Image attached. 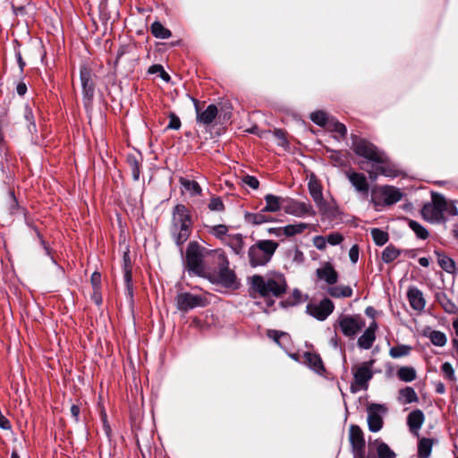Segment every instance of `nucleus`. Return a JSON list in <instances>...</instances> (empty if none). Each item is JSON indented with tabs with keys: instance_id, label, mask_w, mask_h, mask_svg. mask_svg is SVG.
I'll use <instances>...</instances> for the list:
<instances>
[{
	"instance_id": "nucleus-59",
	"label": "nucleus",
	"mask_w": 458,
	"mask_h": 458,
	"mask_svg": "<svg viewBox=\"0 0 458 458\" xmlns=\"http://www.w3.org/2000/svg\"><path fill=\"white\" fill-rule=\"evenodd\" d=\"M349 258H350V260L352 262V263H357L358 259H359V247L358 245H353L352 246V248L350 249L349 250Z\"/></svg>"
},
{
	"instance_id": "nucleus-13",
	"label": "nucleus",
	"mask_w": 458,
	"mask_h": 458,
	"mask_svg": "<svg viewBox=\"0 0 458 458\" xmlns=\"http://www.w3.org/2000/svg\"><path fill=\"white\" fill-rule=\"evenodd\" d=\"M175 300L177 309L182 311H188L194 308L204 307L206 305V299L204 297L190 293H179Z\"/></svg>"
},
{
	"instance_id": "nucleus-44",
	"label": "nucleus",
	"mask_w": 458,
	"mask_h": 458,
	"mask_svg": "<svg viewBox=\"0 0 458 458\" xmlns=\"http://www.w3.org/2000/svg\"><path fill=\"white\" fill-rule=\"evenodd\" d=\"M428 337L434 345L439 347L445 345L447 342L445 335L438 330H432L428 335Z\"/></svg>"
},
{
	"instance_id": "nucleus-33",
	"label": "nucleus",
	"mask_w": 458,
	"mask_h": 458,
	"mask_svg": "<svg viewBox=\"0 0 458 458\" xmlns=\"http://www.w3.org/2000/svg\"><path fill=\"white\" fill-rule=\"evenodd\" d=\"M309 226V224L301 222L294 225H288L284 227H279L278 230L283 231V235L291 237L302 233Z\"/></svg>"
},
{
	"instance_id": "nucleus-38",
	"label": "nucleus",
	"mask_w": 458,
	"mask_h": 458,
	"mask_svg": "<svg viewBox=\"0 0 458 458\" xmlns=\"http://www.w3.org/2000/svg\"><path fill=\"white\" fill-rule=\"evenodd\" d=\"M151 33L157 38L166 39L172 35L171 31L165 28L161 22L155 21L151 25Z\"/></svg>"
},
{
	"instance_id": "nucleus-52",
	"label": "nucleus",
	"mask_w": 458,
	"mask_h": 458,
	"mask_svg": "<svg viewBox=\"0 0 458 458\" xmlns=\"http://www.w3.org/2000/svg\"><path fill=\"white\" fill-rule=\"evenodd\" d=\"M326 239L328 244L336 246L344 241V236L342 233L335 232L326 236Z\"/></svg>"
},
{
	"instance_id": "nucleus-32",
	"label": "nucleus",
	"mask_w": 458,
	"mask_h": 458,
	"mask_svg": "<svg viewBox=\"0 0 458 458\" xmlns=\"http://www.w3.org/2000/svg\"><path fill=\"white\" fill-rule=\"evenodd\" d=\"M266 213L267 212H263V208L258 213H246L245 220L246 222L256 225L272 222L273 218Z\"/></svg>"
},
{
	"instance_id": "nucleus-42",
	"label": "nucleus",
	"mask_w": 458,
	"mask_h": 458,
	"mask_svg": "<svg viewBox=\"0 0 458 458\" xmlns=\"http://www.w3.org/2000/svg\"><path fill=\"white\" fill-rule=\"evenodd\" d=\"M301 302H302V293L299 289H294L288 299L280 301V305L283 308H287L295 306Z\"/></svg>"
},
{
	"instance_id": "nucleus-31",
	"label": "nucleus",
	"mask_w": 458,
	"mask_h": 458,
	"mask_svg": "<svg viewBox=\"0 0 458 458\" xmlns=\"http://www.w3.org/2000/svg\"><path fill=\"white\" fill-rule=\"evenodd\" d=\"M327 293L333 298H347L352 295V289L348 285H330Z\"/></svg>"
},
{
	"instance_id": "nucleus-53",
	"label": "nucleus",
	"mask_w": 458,
	"mask_h": 458,
	"mask_svg": "<svg viewBox=\"0 0 458 458\" xmlns=\"http://www.w3.org/2000/svg\"><path fill=\"white\" fill-rule=\"evenodd\" d=\"M8 208L11 214L15 213L18 208V201L14 196L13 191H9L7 195Z\"/></svg>"
},
{
	"instance_id": "nucleus-11",
	"label": "nucleus",
	"mask_w": 458,
	"mask_h": 458,
	"mask_svg": "<svg viewBox=\"0 0 458 458\" xmlns=\"http://www.w3.org/2000/svg\"><path fill=\"white\" fill-rule=\"evenodd\" d=\"M349 440L352 445L353 458H370L366 457L365 438L361 428L358 425H351L349 429Z\"/></svg>"
},
{
	"instance_id": "nucleus-55",
	"label": "nucleus",
	"mask_w": 458,
	"mask_h": 458,
	"mask_svg": "<svg viewBox=\"0 0 458 458\" xmlns=\"http://www.w3.org/2000/svg\"><path fill=\"white\" fill-rule=\"evenodd\" d=\"M124 282L127 287L128 293L131 296L132 295V276L130 269L125 267L124 275H123Z\"/></svg>"
},
{
	"instance_id": "nucleus-54",
	"label": "nucleus",
	"mask_w": 458,
	"mask_h": 458,
	"mask_svg": "<svg viewBox=\"0 0 458 458\" xmlns=\"http://www.w3.org/2000/svg\"><path fill=\"white\" fill-rule=\"evenodd\" d=\"M181 127V120L180 118L174 113L169 114V123L166 126V129L170 130H178Z\"/></svg>"
},
{
	"instance_id": "nucleus-35",
	"label": "nucleus",
	"mask_w": 458,
	"mask_h": 458,
	"mask_svg": "<svg viewBox=\"0 0 458 458\" xmlns=\"http://www.w3.org/2000/svg\"><path fill=\"white\" fill-rule=\"evenodd\" d=\"M228 229V226L225 225L208 226V232L216 239L222 241L223 243H225L226 237L229 235L227 234Z\"/></svg>"
},
{
	"instance_id": "nucleus-51",
	"label": "nucleus",
	"mask_w": 458,
	"mask_h": 458,
	"mask_svg": "<svg viewBox=\"0 0 458 458\" xmlns=\"http://www.w3.org/2000/svg\"><path fill=\"white\" fill-rule=\"evenodd\" d=\"M441 371L444 374L445 377L450 381H455L454 370L449 362H445L441 366Z\"/></svg>"
},
{
	"instance_id": "nucleus-48",
	"label": "nucleus",
	"mask_w": 458,
	"mask_h": 458,
	"mask_svg": "<svg viewBox=\"0 0 458 458\" xmlns=\"http://www.w3.org/2000/svg\"><path fill=\"white\" fill-rule=\"evenodd\" d=\"M409 226L416 233L418 238L425 240L428 237L427 229L417 221L409 220Z\"/></svg>"
},
{
	"instance_id": "nucleus-58",
	"label": "nucleus",
	"mask_w": 458,
	"mask_h": 458,
	"mask_svg": "<svg viewBox=\"0 0 458 458\" xmlns=\"http://www.w3.org/2000/svg\"><path fill=\"white\" fill-rule=\"evenodd\" d=\"M90 282L94 290H100L101 275L98 272H94L91 275Z\"/></svg>"
},
{
	"instance_id": "nucleus-56",
	"label": "nucleus",
	"mask_w": 458,
	"mask_h": 458,
	"mask_svg": "<svg viewBox=\"0 0 458 458\" xmlns=\"http://www.w3.org/2000/svg\"><path fill=\"white\" fill-rule=\"evenodd\" d=\"M242 182L253 190H257L259 186V182L255 176L245 175Z\"/></svg>"
},
{
	"instance_id": "nucleus-19",
	"label": "nucleus",
	"mask_w": 458,
	"mask_h": 458,
	"mask_svg": "<svg viewBox=\"0 0 458 458\" xmlns=\"http://www.w3.org/2000/svg\"><path fill=\"white\" fill-rule=\"evenodd\" d=\"M308 188L310 194L313 199L314 202L316 203V205L320 209H323L326 207V201L323 198L322 187L320 182L314 175L310 176L308 182Z\"/></svg>"
},
{
	"instance_id": "nucleus-12",
	"label": "nucleus",
	"mask_w": 458,
	"mask_h": 458,
	"mask_svg": "<svg viewBox=\"0 0 458 458\" xmlns=\"http://www.w3.org/2000/svg\"><path fill=\"white\" fill-rule=\"evenodd\" d=\"M368 426L371 432H378L383 427V415L387 408L384 404L371 403L367 408Z\"/></svg>"
},
{
	"instance_id": "nucleus-40",
	"label": "nucleus",
	"mask_w": 458,
	"mask_h": 458,
	"mask_svg": "<svg viewBox=\"0 0 458 458\" xmlns=\"http://www.w3.org/2000/svg\"><path fill=\"white\" fill-rule=\"evenodd\" d=\"M397 377L401 381L411 382L416 378V370L412 367L403 366L397 370Z\"/></svg>"
},
{
	"instance_id": "nucleus-14",
	"label": "nucleus",
	"mask_w": 458,
	"mask_h": 458,
	"mask_svg": "<svg viewBox=\"0 0 458 458\" xmlns=\"http://www.w3.org/2000/svg\"><path fill=\"white\" fill-rule=\"evenodd\" d=\"M194 103L195 110H196V121L199 123H202L204 125H210L216 120L218 109L216 105L210 104L207 106L204 111H201L199 108V102L196 98H192Z\"/></svg>"
},
{
	"instance_id": "nucleus-27",
	"label": "nucleus",
	"mask_w": 458,
	"mask_h": 458,
	"mask_svg": "<svg viewBox=\"0 0 458 458\" xmlns=\"http://www.w3.org/2000/svg\"><path fill=\"white\" fill-rule=\"evenodd\" d=\"M304 362L315 372L321 374L325 371L323 361L320 356L313 352L304 353Z\"/></svg>"
},
{
	"instance_id": "nucleus-4",
	"label": "nucleus",
	"mask_w": 458,
	"mask_h": 458,
	"mask_svg": "<svg viewBox=\"0 0 458 458\" xmlns=\"http://www.w3.org/2000/svg\"><path fill=\"white\" fill-rule=\"evenodd\" d=\"M214 263L217 264L216 269H209L206 278L213 284L221 285L228 289L238 287L235 272L229 267V260L223 250L216 252Z\"/></svg>"
},
{
	"instance_id": "nucleus-45",
	"label": "nucleus",
	"mask_w": 458,
	"mask_h": 458,
	"mask_svg": "<svg viewBox=\"0 0 458 458\" xmlns=\"http://www.w3.org/2000/svg\"><path fill=\"white\" fill-rule=\"evenodd\" d=\"M371 235L374 242L377 246H383L388 241V233L379 228H373L371 230Z\"/></svg>"
},
{
	"instance_id": "nucleus-10",
	"label": "nucleus",
	"mask_w": 458,
	"mask_h": 458,
	"mask_svg": "<svg viewBox=\"0 0 458 458\" xmlns=\"http://www.w3.org/2000/svg\"><path fill=\"white\" fill-rule=\"evenodd\" d=\"M334 310L335 304L328 298H324L319 302H310L306 306V312L318 321L326 320Z\"/></svg>"
},
{
	"instance_id": "nucleus-2",
	"label": "nucleus",
	"mask_w": 458,
	"mask_h": 458,
	"mask_svg": "<svg viewBox=\"0 0 458 458\" xmlns=\"http://www.w3.org/2000/svg\"><path fill=\"white\" fill-rule=\"evenodd\" d=\"M220 250H208L197 242H191L186 250V264L189 272L206 278L210 269L208 264L215 261L216 252Z\"/></svg>"
},
{
	"instance_id": "nucleus-8",
	"label": "nucleus",
	"mask_w": 458,
	"mask_h": 458,
	"mask_svg": "<svg viewBox=\"0 0 458 458\" xmlns=\"http://www.w3.org/2000/svg\"><path fill=\"white\" fill-rule=\"evenodd\" d=\"M335 327H338L344 336L354 338L365 327V320L359 314L341 315Z\"/></svg>"
},
{
	"instance_id": "nucleus-49",
	"label": "nucleus",
	"mask_w": 458,
	"mask_h": 458,
	"mask_svg": "<svg viewBox=\"0 0 458 458\" xmlns=\"http://www.w3.org/2000/svg\"><path fill=\"white\" fill-rule=\"evenodd\" d=\"M330 118L331 117L323 111H317L310 114V119L314 123L324 127L327 126Z\"/></svg>"
},
{
	"instance_id": "nucleus-25",
	"label": "nucleus",
	"mask_w": 458,
	"mask_h": 458,
	"mask_svg": "<svg viewBox=\"0 0 458 458\" xmlns=\"http://www.w3.org/2000/svg\"><path fill=\"white\" fill-rule=\"evenodd\" d=\"M264 199L266 206L263 208V212H277L283 209L284 204L285 203L284 198L273 194H267Z\"/></svg>"
},
{
	"instance_id": "nucleus-22",
	"label": "nucleus",
	"mask_w": 458,
	"mask_h": 458,
	"mask_svg": "<svg viewBox=\"0 0 458 458\" xmlns=\"http://www.w3.org/2000/svg\"><path fill=\"white\" fill-rule=\"evenodd\" d=\"M362 169L364 167L360 166ZM365 170L369 174V177L371 181H376L377 176L379 174L385 175V176H394V170L391 168L390 165L387 162V159L384 161V163H372L371 169H366Z\"/></svg>"
},
{
	"instance_id": "nucleus-50",
	"label": "nucleus",
	"mask_w": 458,
	"mask_h": 458,
	"mask_svg": "<svg viewBox=\"0 0 458 458\" xmlns=\"http://www.w3.org/2000/svg\"><path fill=\"white\" fill-rule=\"evenodd\" d=\"M208 207L211 211L223 212L225 210V205L221 198L216 196H214L210 199Z\"/></svg>"
},
{
	"instance_id": "nucleus-62",
	"label": "nucleus",
	"mask_w": 458,
	"mask_h": 458,
	"mask_svg": "<svg viewBox=\"0 0 458 458\" xmlns=\"http://www.w3.org/2000/svg\"><path fill=\"white\" fill-rule=\"evenodd\" d=\"M284 335H286V334L284 333V332H279V331H276V330H270V331H268V336L270 338H272L276 343H279V338L281 336H284Z\"/></svg>"
},
{
	"instance_id": "nucleus-34",
	"label": "nucleus",
	"mask_w": 458,
	"mask_h": 458,
	"mask_svg": "<svg viewBox=\"0 0 458 458\" xmlns=\"http://www.w3.org/2000/svg\"><path fill=\"white\" fill-rule=\"evenodd\" d=\"M378 458H395V453L386 443L377 439L374 442Z\"/></svg>"
},
{
	"instance_id": "nucleus-1",
	"label": "nucleus",
	"mask_w": 458,
	"mask_h": 458,
	"mask_svg": "<svg viewBox=\"0 0 458 458\" xmlns=\"http://www.w3.org/2000/svg\"><path fill=\"white\" fill-rule=\"evenodd\" d=\"M250 288L265 299L267 306L275 303L274 298H281L287 290V283L281 273H269L265 276L254 275L250 277Z\"/></svg>"
},
{
	"instance_id": "nucleus-16",
	"label": "nucleus",
	"mask_w": 458,
	"mask_h": 458,
	"mask_svg": "<svg viewBox=\"0 0 458 458\" xmlns=\"http://www.w3.org/2000/svg\"><path fill=\"white\" fill-rule=\"evenodd\" d=\"M81 81L82 86V92L84 99L89 103L94 96L95 85L92 81L91 72L87 67L81 68Z\"/></svg>"
},
{
	"instance_id": "nucleus-21",
	"label": "nucleus",
	"mask_w": 458,
	"mask_h": 458,
	"mask_svg": "<svg viewBox=\"0 0 458 458\" xmlns=\"http://www.w3.org/2000/svg\"><path fill=\"white\" fill-rule=\"evenodd\" d=\"M316 274L318 279L325 281L329 285L335 284L338 280V273L329 262H326L318 268Z\"/></svg>"
},
{
	"instance_id": "nucleus-63",
	"label": "nucleus",
	"mask_w": 458,
	"mask_h": 458,
	"mask_svg": "<svg viewBox=\"0 0 458 458\" xmlns=\"http://www.w3.org/2000/svg\"><path fill=\"white\" fill-rule=\"evenodd\" d=\"M15 57H16V61L18 63L20 71H21V72H22L24 70V67L26 66V63L24 62L20 51L17 50L15 52Z\"/></svg>"
},
{
	"instance_id": "nucleus-7",
	"label": "nucleus",
	"mask_w": 458,
	"mask_h": 458,
	"mask_svg": "<svg viewBox=\"0 0 458 458\" xmlns=\"http://www.w3.org/2000/svg\"><path fill=\"white\" fill-rule=\"evenodd\" d=\"M352 148L357 156L364 157L371 163H384L387 159L386 154L374 144L357 136L352 137Z\"/></svg>"
},
{
	"instance_id": "nucleus-18",
	"label": "nucleus",
	"mask_w": 458,
	"mask_h": 458,
	"mask_svg": "<svg viewBox=\"0 0 458 458\" xmlns=\"http://www.w3.org/2000/svg\"><path fill=\"white\" fill-rule=\"evenodd\" d=\"M378 328L377 323L373 320L365 329L363 334L358 338L357 345L363 350H369L376 341V332Z\"/></svg>"
},
{
	"instance_id": "nucleus-23",
	"label": "nucleus",
	"mask_w": 458,
	"mask_h": 458,
	"mask_svg": "<svg viewBox=\"0 0 458 458\" xmlns=\"http://www.w3.org/2000/svg\"><path fill=\"white\" fill-rule=\"evenodd\" d=\"M425 416L421 410L416 409L410 412L407 416V425L409 427L410 431L415 435L419 436V430L424 423Z\"/></svg>"
},
{
	"instance_id": "nucleus-24",
	"label": "nucleus",
	"mask_w": 458,
	"mask_h": 458,
	"mask_svg": "<svg viewBox=\"0 0 458 458\" xmlns=\"http://www.w3.org/2000/svg\"><path fill=\"white\" fill-rule=\"evenodd\" d=\"M407 297L411 307L417 310L421 311L425 308V299L423 293L417 287H410L407 292Z\"/></svg>"
},
{
	"instance_id": "nucleus-37",
	"label": "nucleus",
	"mask_w": 458,
	"mask_h": 458,
	"mask_svg": "<svg viewBox=\"0 0 458 458\" xmlns=\"http://www.w3.org/2000/svg\"><path fill=\"white\" fill-rule=\"evenodd\" d=\"M432 445V439L426 437L421 438L418 445L419 458H428L431 454Z\"/></svg>"
},
{
	"instance_id": "nucleus-60",
	"label": "nucleus",
	"mask_w": 458,
	"mask_h": 458,
	"mask_svg": "<svg viewBox=\"0 0 458 458\" xmlns=\"http://www.w3.org/2000/svg\"><path fill=\"white\" fill-rule=\"evenodd\" d=\"M37 234H38V239H39V242H40V243H41V245H42V247H43V249H44V250H45L46 255L50 256V257H51L52 261H53L54 263H55V261L54 258L51 256V249H50V247H49V246L47 245V243L45 242V240L43 239V237H42V235L40 234V233H39V232H37Z\"/></svg>"
},
{
	"instance_id": "nucleus-15",
	"label": "nucleus",
	"mask_w": 458,
	"mask_h": 458,
	"mask_svg": "<svg viewBox=\"0 0 458 458\" xmlns=\"http://www.w3.org/2000/svg\"><path fill=\"white\" fill-rule=\"evenodd\" d=\"M283 210L289 215H293L298 217H302L307 215L314 216L315 212L312 209L310 204L305 202H300L296 200H289L285 199V203L284 204Z\"/></svg>"
},
{
	"instance_id": "nucleus-43",
	"label": "nucleus",
	"mask_w": 458,
	"mask_h": 458,
	"mask_svg": "<svg viewBox=\"0 0 458 458\" xmlns=\"http://www.w3.org/2000/svg\"><path fill=\"white\" fill-rule=\"evenodd\" d=\"M326 128L329 131L339 133L342 137H344L347 134V129L345 125L335 120L334 117L329 119Z\"/></svg>"
},
{
	"instance_id": "nucleus-17",
	"label": "nucleus",
	"mask_w": 458,
	"mask_h": 458,
	"mask_svg": "<svg viewBox=\"0 0 458 458\" xmlns=\"http://www.w3.org/2000/svg\"><path fill=\"white\" fill-rule=\"evenodd\" d=\"M372 361L362 363L353 373L354 382L360 388L367 389L368 382L372 378Z\"/></svg>"
},
{
	"instance_id": "nucleus-64",
	"label": "nucleus",
	"mask_w": 458,
	"mask_h": 458,
	"mask_svg": "<svg viewBox=\"0 0 458 458\" xmlns=\"http://www.w3.org/2000/svg\"><path fill=\"white\" fill-rule=\"evenodd\" d=\"M16 91L18 95L24 96L27 92V85L23 81H20L16 86Z\"/></svg>"
},
{
	"instance_id": "nucleus-20",
	"label": "nucleus",
	"mask_w": 458,
	"mask_h": 458,
	"mask_svg": "<svg viewBox=\"0 0 458 458\" xmlns=\"http://www.w3.org/2000/svg\"><path fill=\"white\" fill-rule=\"evenodd\" d=\"M346 175L352 185L358 192L366 196L368 195L369 185L366 176L363 174L350 171L346 173Z\"/></svg>"
},
{
	"instance_id": "nucleus-30",
	"label": "nucleus",
	"mask_w": 458,
	"mask_h": 458,
	"mask_svg": "<svg viewBox=\"0 0 458 458\" xmlns=\"http://www.w3.org/2000/svg\"><path fill=\"white\" fill-rule=\"evenodd\" d=\"M398 401L402 404H409L417 403L419 401V397L412 387L405 386L399 390Z\"/></svg>"
},
{
	"instance_id": "nucleus-26",
	"label": "nucleus",
	"mask_w": 458,
	"mask_h": 458,
	"mask_svg": "<svg viewBox=\"0 0 458 458\" xmlns=\"http://www.w3.org/2000/svg\"><path fill=\"white\" fill-rule=\"evenodd\" d=\"M224 244L229 246L236 255L243 254L244 241L241 233L229 234Z\"/></svg>"
},
{
	"instance_id": "nucleus-57",
	"label": "nucleus",
	"mask_w": 458,
	"mask_h": 458,
	"mask_svg": "<svg viewBox=\"0 0 458 458\" xmlns=\"http://www.w3.org/2000/svg\"><path fill=\"white\" fill-rule=\"evenodd\" d=\"M327 242L325 236L317 235L313 238V244L319 250H324L327 248Z\"/></svg>"
},
{
	"instance_id": "nucleus-5",
	"label": "nucleus",
	"mask_w": 458,
	"mask_h": 458,
	"mask_svg": "<svg viewBox=\"0 0 458 458\" xmlns=\"http://www.w3.org/2000/svg\"><path fill=\"white\" fill-rule=\"evenodd\" d=\"M278 247V243L272 240H259L250 247L248 257L252 267L265 266L268 263Z\"/></svg>"
},
{
	"instance_id": "nucleus-47",
	"label": "nucleus",
	"mask_w": 458,
	"mask_h": 458,
	"mask_svg": "<svg viewBox=\"0 0 458 458\" xmlns=\"http://www.w3.org/2000/svg\"><path fill=\"white\" fill-rule=\"evenodd\" d=\"M411 348L409 345L399 344L390 349L389 354L394 359H398L403 356H407Z\"/></svg>"
},
{
	"instance_id": "nucleus-46",
	"label": "nucleus",
	"mask_w": 458,
	"mask_h": 458,
	"mask_svg": "<svg viewBox=\"0 0 458 458\" xmlns=\"http://www.w3.org/2000/svg\"><path fill=\"white\" fill-rule=\"evenodd\" d=\"M400 255V250L393 245H388L382 252V259L385 263H390Z\"/></svg>"
},
{
	"instance_id": "nucleus-9",
	"label": "nucleus",
	"mask_w": 458,
	"mask_h": 458,
	"mask_svg": "<svg viewBox=\"0 0 458 458\" xmlns=\"http://www.w3.org/2000/svg\"><path fill=\"white\" fill-rule=\"evenodd\" d=\"M403 198V193L399 189L385 185L377 187L372 191L371 200L375 207L390 206L397 203Z\"/></svg>"
},
{
	"instance_id": "nucleus-6",
	"label": "nucleus",
	"mask_w": 458,
	"mask_h": 458,
	"mask_svg": "<svg viewBox=\"0 0 458 458\" xmlns=\"http://www.w3.org/2000/svg\"><path fill=\"white\" fill-rule=\"evenodd\" d=\"M445 212L456 215V208L449 205L446 199L439 194H433L432 201L423 206L421 214L429 222H440L444 219Z\"/></svg>"
},
{
	"instance_id": "nucleus-3",
	"label": "nucleus",
	"mask_w": 458,
	"mask_h": 458,
	"mask_svg": "<svg viewBox=\"0 0 458 458\" xmlns=\"http://www.w3.org/2000/svg\"><path fill=\"white\" fill-rule=\"evenodd\" d=\"M192 225L190 209L183 204H177L173 208L170 226L172 237L177 246H182L190 238Z\"/></svg>"
},
{
	"instance_id": "nucleus-39",
	"label": "nucleus",
	"mask_w": 458,
	"mask_h": 458,
	"mask_svg": "<svg viewBox=\"0 0 458 458\" xmlns=\"http://www.w3.org/2000/svg\"><path fill=\"white\" fill-rule=\"evenodd\" d=\"M127 164L131 172V175L134 181L140 179V162L138 157L134 155L127 156Z\"/></svg>"
},
{
	"instance_id": "nucleus-36",
	"label": "nucleus",
	"mask_w": 458,
	"mask_h": 458,
	"mask_svg": "<svg viewBox=\"0 0 458 458\" xmlns=\"http://www.w3.org/2000/svg\"><path fill=\"white\" fill-rule=\"evenodd\" d=\"M180 184L183 187V189L191 193L192 196H199L201 194V187L196 181H191L186 178L181 177Z\"/></svg>"
},
{
	"instance_id": "nucleus-29",
	"label": "nucleus",
	"mask_w": 458,
	"mask_h": 458,
	"mask_svg": "<svg viewBox=\"0 0 458 458\" xmlns=\"http://www.w3.org/2000/svg\"><path fill=\"white\" fill-rule=\"evenodd\" d=\"M436 298L446 313L456 314L458 312V308L455 303L445 293H437Z\"/></svg>"
},
{
	"instance_id": "nucleus-61",
	"label": "nucleus",
	"mask_w": 458,
	"mask_h": 458,
	"mask_svg": "<svg viewBox=\"0 0 458 458\" xmlns=\"http://www.w3.org/2000/svg\"><path fill=\"white\" fill-rule=\"evenodd\" d=\"M273 133H274L275 137L280 140L279 145L284 146L287 143V140L285 139L284 131H283L281 129H277V130H275Z\"/></svg>"
},
{
	"instance_id": "nucleus-41",
	"label": "nucleus",
	"mask_w": 458,
	"mask_h": 458,
	"mask_svg": "<svg viewBox=\"0 0 458 458\" xmlns=\"http://www.w3.org/2000/svg\"><path fill=\"white\" fill-rule=\"evenodd\" d=\"M23 116L27 122V127H28L29 131L30 133L36 132L37 126H36V123H35V115L33 113V108L30 106H29V105L25 106Z\"/></svg>"
},
{
	"instance_id": "nucleus-28",
	"label": "nucleus",
	"mask_w": 458,
	"mask_h": 458,
	"mask_svg": "<svg viewBox=\"0 0 458 458\" xmlns=\"http://www.w3.org/2000/svg\"><path fill=\"white\" fill-rule=\"evenodd\" d=\"M436 255L437 257V263L443 270L449 274L456 272L455 263L450 257L438 251H436Z\"/></svg>"
}]
</instances>
